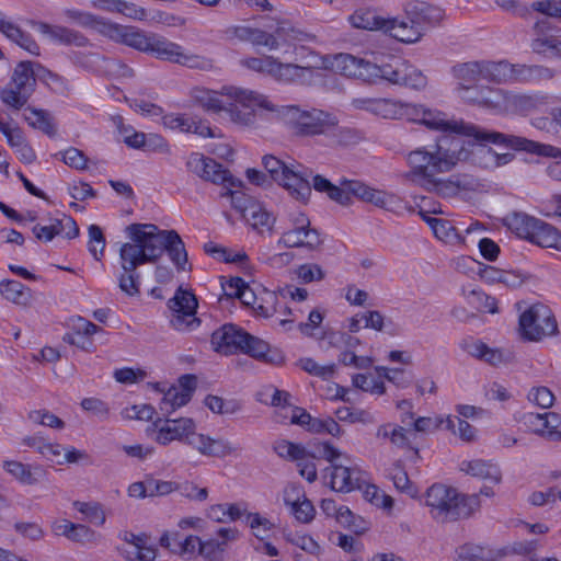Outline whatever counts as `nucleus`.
Instances as JSON below:
<instances>
[{"mask_svg": "<svg viewBox=\"0 0 561 561\" xmlns=\"http://www.w3.org/2000/svg\"><path fill=\"white\" fill-rule=\"evenodd\" d=\"M302 64L283 61L278 57L266 55L263 57H249L242 60V65L249 70L270 76L275 81L284 84H296L305 81L306 77L314 69L330 68L335 73L346 77L376 80L382 78V68L357 59L350 55H340L333 58L328 66L325 60L318 57L311 49L308 50Z\"/></svg>", "mask_w": 561, "mask_h": 561, "instance_id": "nucleus-1", "label": "nucleus"}, {"mask_svg": "<svg viewBox=\"0 0 561 561\" xmlns=\"http://www.w3.org/2000/svg\"><path fill=\"white\" fill-rule=\"evenodd\" d=\"M130 239L121 248V257L125 270L153 262L168 250L173 261L183 266L187 261L184 245L173 230H160L151 224H133L126 228Z\"/></svg>", "mask_w": 561, "mask_h": 561, "instance_id": "nucleus-2", "label": "nucleus"}, {"mask_svg": "<svg viewBox=\"0 0 561 561\" xmlns=\"http://www.w3.org/2000/svg\"><path fill=\"white\" fill-rule=\"evenodd\" d=\"M194 100L207 111H225L233 123L241 125L250 123L256 110H275L267 96L237 87H225L220 91L197 88Z\"/></svg>", "mask_w": 561, "mask_h": 561, "instance_id": "nucleus-3", "label": "nucleus"}, {"mask_svg": "<svg viewBox=\"0 0 561 561\" xmlns=\"http://www.w3.org/2000/svg\"><path fill=\"white\" fill-rule=\"evenodd\" d=\"M237 39L249 42L255 47L278 50L295 57L296 64L305 62L309 48L306 46L311 37L295 30L287 21L273 20L265 28L238 26L232 31Z\"/></svg>", "mask_w": 561, "mask_h": 561, "instance_id": "nucleus-4", "label": "nucleus"}, {"mask_svg": "<svg viewBox=\"0 0 561 561\" xmlns=\"http://www.w3.org/2000/svg\"><path fill=\"white\" fill-rule=\"evenodd\" d=\"M456 153L440 146H430L415 149L408 153V170L405 179L437 192H444L449 187V182L440 175L451 171L458 163Z\"/></svg>", "mask_w": 561, "mask_h": 561, "instance_id": "nucleus-5", "label": "nucleus"}, {"mask_svg": "<svg viewBox=\"0 0 561 561\" xmlns=\"http://www.w3.org/2000/svg\"><path fill=\"white\" fill-rule=\"evenodd\" d=\"M425 504L432 514L444 520H455L471 516L480 507L477 496L459 494L445 484H433L425 494Z\"/></svg>", "mask_w": 561, "mask_h": 561, "instance_id": "nucleus-6", "label": "nucleus"}, {"mask_svg": "<svg viewBox=\"0 0 561 561\" xmlns=\"http://www.w3.org/2000/svg\"><path fill=\"white\" fill-rule=\"evenodd\" d=\"M507 228L536 245L561 252V231L556 227L523 214H513L505 219Z\"/></svg>", "mask_w": 561, "mask_h": 561, "instance_id": "nucleus-7", "label": "nucleus"}, {"mask_svg": "<svg viewBox=\"0 0 561 561\" xmlns=\"http://www.w3.org/2000/svg\"><path fill=\"white\" fill-rule=\"evenodd\" d=\"M399 10L405 19H390V36L403 42L415 43L422 36L421 23L425 20L426 5L417 0H400Z\"/></svg>", "mask_w": 561, "mask_h": 561, "instance_id": "nucleus-8", "label": "nucleus"}, {"mask_svg": "<svg viewBox=\"0 0 561 561\" xmlns=\"http://www.w3.org/2000/svg\"><path fill=\"white\" fill-rule=\"evenodd\" d=\"M278 242L286 248L316 249L321 244V238L317 229L311 227L308 216L296 211L289 214Z\"/></svg>", "mask_w": 561, "mask_h": 561, "instance_id": "nucleus-9", "label": "nucleus"}, {"mask_svg": "<svg viewBox=\"0 0 561 561\" xmlns=\"http://www.w3.org/2000/svg\"><path fill=\"white\" fill-rule=\"evenodd\" d=\"M557 322L551 310L543 305H534L519 317V331L524 339L540 341L557 332Z\"/></svg>", "mask_w": 561, "mask_h": 561, "instance_id": "nucleus-10", "label": "nucleus"}, {"mask_svg": "<svg viewBox=\"0 0 561 561\" xmlns=\"http://www.w3.org/2000/svg\"><path fill=\"white\" fill-rule=\"evenodd\" d=\"M328 196L343 205L348 204L355 196L379 207L387 206V195L383 192L357 181H344L340 186L334 185Z\"/></svg>", "mask_w": 561, "mask_h": 561, "instance_id": "nucleus-11", "label": "nucleus"}, {"mask_svg": "<svg viewBox=\"0 0 561 561\" xmlns=\"http://www.w3.org/2000/svg\"><path fill=\"white\" fill-rule=\"evenodd\" d=\"M198 302L195 295L182 287H179L170 301L172 311V324L178 330H186L197 327L199 320L196 317Z\"/></svg>", "mask_w": 561, "mask_h": 561, "instance_id": "nucleus-12", "label": "nucleus"}, {"mask_svg": "<svg viewBox=\"0 0 561 561\" xmlns=\"http://www.w3.org/2000/svg\"><path fill=\"white\" fill-rule=\"evenodd\" d=\"M195 422L190 417H180L175 420L158 419L153 423L151 434L153 439L167 445L174 440H186L195 433Z\"/></svg>", "mask_w": 561, "mask_h": 561, "instance_id": "nucleus-13", "label": "nucleus"}, {"mask_svg": "<svg viewBox=\"0 0 561 561\" xmlns=\"http://www.w3.org/2000/svg\"><path fill=\"white\" fill-rule=\"evenodd\" d=\"M247 333L232 324H225L215 330L210 336V344L215 352L229 355L243 350Z\"/></svg>", "mask_w": 561, "mask_h": 561, "instance_id": "nucleus-14", "label": "nucleus"}, {"mask_svg": "<svg viewBox=\"0 0 561 561\" xmlns=\"http://www.w3.org/2000/svg\"><path fill=\"white\" fill-rule=\"evenodd\" d=\"M239 299L245 305L259 312L263 317H276L282 324L291 322L287 317L291 314L288 307L273 304V296L268 295L267 300L260 302L254 290L245 284Z\"/></svg>", "mask_w": 561, "mask_h": 561, "instance_id": "nucleus-15", "label": "nucleus"}, {"mask_svg": "<svg viewBox=\"0 0 561 561\" xmlns=\"http://www.w3.org/2000/svg\"><path fill=\"white\" fill-rule=\"evenodd\" d=\"M289 123L297 133L302 135L324 133L330 125H333L329 116L322 112H304L297 108L290 111Z\"/></svg>", "mask_w": 561, "mask_h": 561, "instance_id": "nucleus-16", "label": "nucleus"}, {"mask_svg": "<svg viewBox=\"0 0 561 561\" xmlns=\"http://www.w3.org/2000/svg\"><path fill=\"white\" fill-rule=\"evenodd\" d=\"M150 45L151 47L148 51L154 54L161 59L188 65L192 67L199 65V57L197 55L185 51L183 47L175 43L152 36Z\"/></svg>", "mask_w": 561, "mask_h": 561, "instance_id": "nucleus-17", "label": "nucleus"}, {"mask_svg": "<svg viewBox=\"0 0 561 561\" xmlns=\"http://www.w3.org/2000/svg\"><path fill=\"white\" fill-rule=\"evenodd\" d=\"M477 138L482 141H490L496 145H504L513 149L529 150L545 156L556 157L558 153V149L551 146L535 144L523 138L506 136L501 133H482L477 135Z\"/></svg>", "mask_w": 561, "mask_h": 561, "instance_id": "nucleus-18", "label": "nucleus"}, {"mask_svg": "<svg viewBox=\"0 0 561 561\" xmlns=\"http://www.w3.org/2000/svg\"><path fill=\"white\" fill-rule=\"evenodd\" d=\"M325 477L329 486L335 492H351L360 481L359 472L344 462L329 466Z\"/></svg>", "mask_w": 561, "mask_h": 561, "instance_id": "nucleus-19", "label": "nucleus"}, {"mask_svg": "<svg viewBox=\"0 0 561 561\" xmlns=\"http://www.w3.org/2000/svg\"><path fill=\"white\" fill-rule=\"evenodd\" d=\"M351 24L360 30L381 31L390 35V19L382 16L373 7L356 9L348 18Z\"/></svg>", "mask_w": 561, "mask_h": 561, "instance_id": "nucleus-20", "label": "nucleus"}, {"mask_svg": "<svg viewBox=\"0 0 561 561\" xmlns=\"http://www.w3.org/2000/svg\"><path fill=\"white\" fill-rule=\"evenodd\" d=\"M197 386V378L194 375H184L178 382L171 386L164 393L163 402L172 409L185 405L192 398Z\"/></svg>", "mask_w": 561, "mask_h": 561, "instance_id": "nucleus-21", "label": "nucleus"}, {"mask_svg": "<svg viewBox=\"0 0 561 561\" xmlns=\"http://www.w3.org/2000/svg\"><path fill=\"white\" fill-rule=\"evenodd\" d=\"M160 542L172 553L191 559L198 554L201 537L190 535L182 539L178 533H167L161 537Z\"/></svg>", "mask_w": 561, "mask_h": 561, "instance_id": "nucleus-22", "label": "nucleus"}, {"mask_svg": "<svg viewBox=\"0 0 561 561\" xmlns=\"http://www.w3.org/2000/svg\"><path fill=\"white\" fill-rule=\"evenodd\" d=\"M101 33L139 50L148 51L151 47L150 43L152 41V36H146L134 28L119 27L117 25L106 23V26L104 30H101Z\"/></svg>", "mask_w": 561, "mask_h": 561, "instance_id": "nucleus-23", "label": "nucleus"}, {"mask_svg": "<svg viewBox=\"0 0 561 561\" xmlns=\"http://www.w3.org/2000/svg\"><path fill=\"white\" fill-rule=\"evenodd\" d=\"M67 327L68 332L66 333L64 340L69 344L81 348H85L87 345L91 343V336L99 330L95 324L81 317L70 318Z\"/></svg>", "mask_w": 561, "mask_h": 561, "instance_id": "nucleus-24", "label": "nucleus"}, {"mask_svg": "<svg viewBox=\"0 0 561 561\" xmlns=\"http://www.w3.org/2000/svg\"><path fill=\"white\" fill-rule=\"evenodd\" d=\"M163 125L172 130L194 133L201 137H214L213 129L204 122H195L182 114L170 113L162 117Z\"/></svg>", "mask_w": 561, "mask_h": 561, "instance_id": "nucleus-25", "label": "nucleus"}, {"mask_svg": "<svg viewBox=\"0 0 561 561\" xmlns=\"http://www.w3.org/2000/svg\"><path fill=\"white\" fill-rule=\"evenodd\" d=\"M382 79L393 83H404L413 88L425 85V77L414 67L404 64L399 65L396 69L391 66L382 67Z\"/></svg>", "mask_w": 561, "mask_h": 561, "instance_id": "nucleus-26", "label": "nucleus"}, {"mask_svg": "<svg viewBox=\"0 0 561 561\" xmlns=\"http://www.w3.org/2000/svg\"><path fill=\"white\" fill-rule=\"evenodd\" d=\"M0 32L9 39L32 55H39V46L27 34H25L13 21L0 14Z\"/></svg>", "mask_w": 561, "mask_h": 561, "instance_id": "nucleus-27", "label": "nucleus"}, {"mask_svg": "<svg viewBox=\"0 0 561 561\" xmlns=\"http://www.w3.org/2000/svg\"><path fill=\"white\" fill-rule=\"evenodd\" d=\"M408 115L415 122L436 130H456V126L446 121L438 112H433L421 105H413L408 108Z\"/></svg>", "mask_w": 561, "mask_h": 561, "instance_id": "nucleus-28", "label": "nucleus"}, {"mask_svg": "<svg viewBox=\"0 0 561 561\" xmlns=\"http://www.w3.org/2000/svg\"><path fill=\"white\" fill-rule=\"evenodd\" d=\"M243 216L251 227L259 233H271L275 218L263 207L254 202H249L243 209Z\"/></svg>", "mask_w": 561, "mask_h": 561, "instance_id": "nucleus-29", "label": "nucleus"}, {"mask_svg": "<svg viewBox=\"0 0 561 561\" xmlns=\"http://www.w3.org/2000/svg\"><path fill=\"white\" fill-rule=\"evenodd\" d=\"M242 351L250 354L252 357L271 364H277L284 359L283 354L278 350L271 348L265 341L249 334H247V342H244Z\"/></svg>", "mask_w": 561, "mask_h": 561, "instance_id": "nucleus-30", "label": "nucleus"}, {"mask_svg": "<svg viewBox=\"0 0 561 561\" xmlns=\"http://www.w3.org/2000/svg\"><path fill=\"white\" fill-rule=\"evenodd\" d=\"M190 168L201 178L217 184L228 172L219 163L202 156H192L188 161Z\"/></svg>", "mask_w": 561, "mask_h": 561, "instance_id": "nucleus-31", "label": "nucleus"}, {"mask_svg": "<svg viewBox=\"0 0 561 561\" xmlns=\"http://www.w3.org/2000/svg\"><path fill=\"white\" fill-rule=\"evenodd\" d=\"M389 370L385 367H378L375 373L357 374L353 378L355 387L371 393H382L385 391L381 376L387 377ZM391 380L392 378L388 376Z\"/></svg>", "mask_w": 561, "mask_h": 561, "instance_id": "nucleus-32", "label": "nucleus"}, {"mask_svg": "<svg viewBox=\"0 0 561 561\" xmlns=\"http://www.w3.org/2000/svg\"><path fill=\"white\" fill-rule=\"evenodd\" d=\"M290 492H297V499L293 500L289 491H286L285 502L291 508V513L296 517L297 520L301 523H309L314 517V507L309 500L305 497V495H299V491L296 488H291Z\"/></svg>", "mask_w": 561, "mask_h": 561, "instance_id": "nucleus-33", "label": "nucleus"}, {"mask_svg": "<svg viewBox=\"0 0 561 561\" xmlns=\"http://www.w3.org/2000/svg\"><path fill=\"white\" fill-rule=\"evenodd\" d=\"M358 488L366 501L371 503L373 505L377 507H381L386 511H391L394 504L393 499L383 493L379 488L368 481L362 480L356 485Z\"/></svg>", "mask_w": 561, "mask_h": 561, "instance_id": "nucleus-34", "label": "nucleus"}, {"mask_svg": "<svg viewBox=\"0 0 561 561\" xmlns=\"http://www.w3.org/2000/svg\"><path fill=\"white\" fill-rule=\"evenodd\" d=\"M278 183L296 198L306 199L311 192L309 183L289 167Z\"/></svg>", "mask_w": 561, "mask_h": 561, "instance_id": "nucleus-35", "label": "nucleus"}, {"mask_svg": "<svg viewBox=\"0 0 561 561\" xmlns=\"http://www.w3.org/2000/svg\"><path fill=\"white\" fill-rule=\"evenodd\" d=\"M32 26L42 35L48 37L54 42L59 43H73L77 41L78 36L71 30H68L64 26L50 25L45 22H32Z\"/></svg>", "mask_w": 561, "mask_h": 561, "instance_id": "nucleus-36", "label": "nucleus"}, {"mask_svg": "<svg viewBox=\"0 0 561 561\" xmlns=\"http://www.w3.org/2000/svg\"><path fill=\"white\" fill-rule=\"evenodd\" d=\"M530 424L540 435H553L561 430V415L553 412L538 414L531 419Z\"/></svg>", "mask_w": 561, "mask_h": 561, "instance_id": "nucleus-37", "label": "nucleus"}, {"mask_svg": "<svg viewBox=\"0 0 561 561\" xmlns=\"http://www.w3.org/2000/svg\"><path fill=\"white\" fill-rule=\"evenodd\" d=\"M0 294L7 300L18 305H25L32 296L30 289L14 280H2L0 283Z\"/></svg>", "mask_w": 561, "mask_h": 561, "instance_id": "nucleus-38", "label": "nucleus"}, {"mask_svg": "<svg viewBox=\"0 0 561 561\" xmlns=\"http://www.w3.org/2000/svg\"><path fill=\"white\" fill-rule=\"evenodd\" d=\"M35 82L32 64L28 61L18 64L12 73L11 84L19 90H25L26 88L33 89Z\"/></svg>", "mask_w": 561, "mask_h": 561, "instance_id": "nucleus-39", "label": "nucleus"}, {"mask_svg": "<svg viewBox=\"0 0 561 561\" xmlns=\"http://www.w3.org/2000/svg\"><path fill=\"white\" fill-rule=\"evenodd\" d=\"M247 524L252 534L259 539L267 538L275 528L274 524L260 513H249L247 515Z\"/></svg>", "mask_w": 561, "mask_h": 561, "instance_id": "nucleus-40", "label": "nucleus"}, {"mask_svg": "<svg viewBox=\"0 0 561 561\" xmlns=\"http://www.w3.org/2000/svg\"><path fill=\"white\" fill-rule=\"evenodd\" d=\"M274 449L282 458L297 461V463L299 461H304L306 459V455L308 454L302 445L285 439L278 440L275 444Z\"/></svg>", "mask_w": 561, "mask_h": 561, "instance_id": "nucleus-41", "label": "nucleus"}, {"mask_svg": "<svg viewBox=\"0 0 561 561\" xmlns=\"http://www.w3.org/2000/svg\"><path fill=\"white\" fill-rule=\"evenodd\" d=\"M391 480L394 488L401 492L408 494L412 499L419 496V489L410 481L408 473L399 466L391 470Z\"/></svg>", "mask_w": 561, "mask_h": 561, "instance_id": "nucleus-42", "label": "nucleus"}, {"mask_svg": "<svg viewBox=\"0 0 561 561\" xmlns=\"http://www.w3.org/2000/svg\"><path fill=\"white\" fill-rule=\"evenodd\" d=\"M468 353L490 364H499L504 359L503 353L500 350L491 348L482 342H474L468 345Z\"/></svg>", "mask_w": 561, "mask_h": 561, "instance_id": "nucleus-43", "label": "nucleus"}, {"mask_svg": "<svg viewBox=\"0 0 561 561\" xmlns=\"http://www.w3.org/2000/svg\"><path fill=\"white\" fill-rule=\"evenodd\" d=\"M485 275L489 282L503 284L507 287H515L523 283V276L513 271H502L490 267L485 271Z\"/></svg>", "mask_w": 561, "mask_h": 561, "instance_id": "nucleus-44", "label": "nucleus"}, {"mask_svg": "<svg viewBox=\"0 0 561 561\" xmlns=\"http://www.w3.org/2000/svg\"><path fill=\"white\" fill-rule=\"evenodd\" d=\"M25 121L34 128L41 129L46 134L54 133V125L48 114L43 110L28 107L24 114Z\"/></svg>", "mask_w": 561, "mask_h": 561, "instance_id": "nucleus-45", "label": "nucleus"}, {"mask_svg": "<svg viewBox=\"0 0 561 561\" xmlns=\"http://www.w3.org/2000/svg\"><path fill=\"white\" fill-rule=\"evenodd\" d=\"M154 414V408L147 403L131 404L122 410V416L127 421L148 422Z\"/></svg>", "mask_w": 561, "mask_h": 561, "instance_id": "nucleus-46", "label": "nucleus"}, {"mask_svg": "<svg viewBox=\"0 0 561 561\" xmlns=\"http://www.w3.org/2000/svg\"><path fill=\"white\" fill-rule=\"evenodd\" d=\"M50 222L54 228V237L75 239L79 236V228L71 217L62 216L50 220Z\"/></svg>", "mask_w": 561, "mask_h": 561, "instance_id": "nucleus-47", "label": "nucleus"}, {"mask_svg": "<svg viewBox=\"0 0 561 561\" xmlns=\"http://www.w3.org/2000/svg\"><path fill=\"white\" fill-rule=\"evenodd\" d=\"M465 470L474 477L490 479L495 483L501 482L500 471L481 460H472L467 462Z\"/></svg>", "mask_w": 561, "mask_h": 561, "instance_id": "nucleus-48", "label": "nucleus"}, {"mask_svg": "<svg viewBox=\"0 0 561 561\" xmlns=\"http://www.w3.org/2000/svg\"><path fill=\"white\" fill-rule=\"evenodd\" d=\"M295 276L300 283L308 284L322 280L325 272L319 264L305 263L295 270Z\"/></svg>", "mask_w": 561, "mask_h": 561, "instance_id": "nucleus-49", "label": "nucleus"}, {"mask_svg": "<svg viewBox=\"0 0 561 561\" xmlns=\"http://www.w3.org/2000/svg\"><path fill=\"white\" fill-rule=\"evenodd\" d=\"M244 513L245 508L238 504H220L210 507V516L220 522L239 519Z\"/></svg>", "mask_w": 561, "mask_h": 561, "instance_id": "nucleus-50", "label": "nucleus"}, {"mask_svg": "<svg viewBox=\"0 0 561 561\" xmlns=\"http://www.w3.org/2000/svg\"><path fill=\"white\" fill-rule=\"evenodd\" d=\"M1 101L13 110H21L27 103L28 95L24 90H19L15 87L4 88L0 92Z\"/></svg>", "mask_w": 561, "mask_h": 561, "instance_id": "nucleus-51", "label": "nucleus"}, {"mask_svg": "<svg viewBox=\"0 0 561 561\" xmlns=\"http://www.w3.org/2000/svg\"><path fill=\"white\" fill-rule=\"evenodd\" d=\"M468 305L479 313H495L497 312L496 300L484 294L472 293L468 299Z\"/></svg>", "mask_w": 561, "mask_h": 561, "instance_id": "nucleus-52", "label": "nucleus"}, {"mask_svg": "<svg viewBox=\"0 0 561 561\" xmlns=\"http://www.w3.org/2000/svg\"><path fill=\"white\" fill-rule=\"evenodd\" d=\"M307 431L312 434L327 433L332 436L341 435V427L337 424V422L332 417L318 419L312 416Z\"/></svg>", "mask_w": 561, "mask_h": 561, "instance_id": "nucleus-53", "label": "nucleus"}, {"mask_svg": "<svg viewBox=\"0 0 561 561\" xmlns=\"http://www.w3.org/2000/svg\"><path fill=\"white\" fill-rule=\"evenodd\" d=\"M65 14L69 20H71L82 26L95 28L100 32H101V30H104V27L106 26L105 22L96 19L92 14L87 13V12H81L76 9L66 10Z\"/></svg>", "mask_w": 561, "mask_h": 561, "instance_id": "nucleus-54", "label": "nucleus"}, {"mask_svg": "<svg viewBox=\"0 0 561 561\" xmlns=\"http://www.w3.org/2000/svg\"><path fill=\"white\" fill-rule=\"evenodd\" d=\"M280 415L284 419H289L290 424L302 426L306 430H308L312 417L305 409L294 405L283 407Z\"/></svg>", "mask_w": 561, "mask_h": 561, "instance_id": "nucleus-55", "label": "nucleus"}, {"mask_svg": "<svg viewBox=\"0 0 561 561\" xmlns=\"http://www.w3.org/2000/svg\"><path fill=\"white\" fill-rule=\"evenodd\" d=\"M378 437L389 440L396 446H402L407 443L405 431L401 426L383 425L378 430Z\"/></svg>", "mask_w": 561, "mask_h": 561, "instance_id": "nucleus-56", "label": "nucleus"}, {"mask_svg": "<svg viewBox=\"0 0 561 561\" xmlns=\"http://www.w3.org/2000/svg\"><path fill=\"white\" fill-rule=\"evenodd\" d=\"M195 445L201 453L206 455H219L227 449V445L224 442L216 440L205 435H199Z\"/></svg>", "mask_w": 561, "mask_h": 561, "instance_id": "nucleus-57", "label": "nucleus"}, {"mask_svg": "<svg viewBox=\"0 0 561 561\" xmlns=\"http://www.w3.org/2000/svg\"><path fill=\"white\" fill-rule=\"evenodd\" d=\"M224 553L221 549V542H217L213 538L207 540H203L201 538V546L198 547L199 557L204 558L207 561H218Z\"/></svg>", "mask_w": 561, "mask_h": 561, "instance_id": "nucleus-58", "label": "nucleus"}, {"mask_svg": "<svg viewBox=\"0 0 561 561\" xmlns=\"http://www.w3.org/2000/svg\"><path fill=\"white\" fill-rule=\"evenodd\" d=\"M135 551L128 553L134 554L136 559L140 561H152L156 557L153 548L148 543V539L145 537H134L130 542Z\"/></svg>", "mask_w": 561, "mask_h": 561, "instance_id": "nucleus-59", "label": "nucleus"}, {"mask_svg": "<svg viewBox=\"0 0 561 561\" xmlns=\"http://www.w3.org/2000/svg\"><path fill=\"white\" fill-rule=\"evenodd\" d=\"M104 249L105 239L103 232L98 226L92 225L89 228V250L96 260H100Z\"/></svg>", "mask_w": 561, "mask_h": 561, "instance_id": "nucleus-60", "label": "nucleus"}, {"mask_svg": "<svg viewBox=\"0 0 561 561\" xmlns=\"http://www.w3.org/2000/svg\"><path fill=\"white\" fill-rule=\"evenodd\" d=\"M272 296L273 299L275 297H280L283 299L288 298L293 301H304L308 298V290L302 287L286 284L284 286H279Z\"/></svg>", "mask_w": 561, "mask_h": 561, "instance_id": "nucleus-61", "label": "nucleus"}, {"mask_svg": "<svg viewBox=\"0 0 561 561\" xmlns=\"http://www.w3.org/2000/svg\"><path fill=\"white\" fill-rule=\"evenodd\" d=\"M3 467L14 479L24 483L33 482L31 470L23 463L15 460H8L4 461Z\"/></svg>", "mask_w": 561, "mask_h": 561, "instance_id": "nucleus-62", "label": "nucleus"}, {"mask_svg": "<svg viewBox=\"0 0 561 561\" xmlns=\"http://www.w3.org/2000/svg\"><path fill=\"white\" fill-rule=\"evenodd\" d=\"M529 400L542 408V409H548L550 407H552L553 402H554V394L552 393V391L547 388V387H536L534 388L530 392H529Z\"/></svg>", "mask_w": 561, "mask_h": 561, "instance_id": "nucleus-63", "label": "nucleus"}, {"mask_svg": "<svg viewBox=\"0 0 561 561\" xmlns=\"http://www.w3.org/2000/svg\"><path fill=\"white\" fill-rule=\"evenodd\" d=\"M426 222L432 228L434 234L443 241H447L454 236V229L446 220L427 217Z\"/></svg>", "mask_w": 561, "mask_h": 561, "instance_id": "nucleus-64", "label": "nucleus"}]
</instances>
